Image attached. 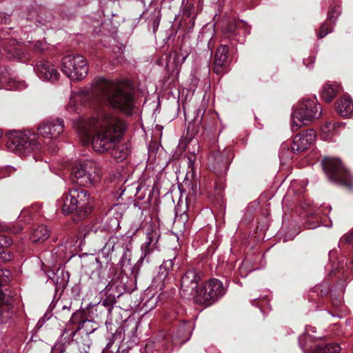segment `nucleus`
<instances>
[{
	"instance_id": "1",
	"label": "nucleus",
	"mask_w": 353,
	"mask_h": 353,
	"mask_svg": "<svg viewBox=\"0 0 353 353\" xmlns=\"http://www.w3.org/2000/svg\"><path fill=\"white\" fill-rule=\"evenodd\" d=\"M77 128L85 142L91 140L94 151L103 153L121 142L126 125L121 119L100 111L88 119H81Z\"/></svg>"
},
{
	"instance_id": "2",
	"label": "nucleus",
	"mask_w": 353,
	"mask_h": 353,
	"mask_svg": "<svg viewBox=\"0 0 353 353\" xmlns=\"http://www.w3.org/2000/svg\"><path fill=\"white\" fill-rule=\"evenodd\" d=\"M95 92L106 99L115 109L130 115L134 107L132 93L121 83H117L103 78L98 79Z\"/></svg>"
},
{
	"instance_id": "3",
	"label": "nucleus",
	"mask_w": 353,
	"mask_h": 353,
	"mask_svg": "<svg viewBox=\"0 0 353 353\" xmlns=\"http://www.w3.org/2000/svg\"><path fill=\"white\" fill-rule=\"evenodd\" d=\"M62 211L70 214L74 211L88 213L92 207V199L88 192L82 188H73L59 201Z\"/></svg>"
},
{
	"instance_id": "4",
	"label": "nucleus",
	"mask_w": 353,
	"mask_h": 353,
	"mask_svg": "<svg viewBox=\"0 0 353 353\" xmlns=\"http://www.w3.org/2000/svg\"><path fill=\"white\" fill-rule=\"evenodd\" d=\"M321 113V108L315 99L301 100L292 114V130H297L312 121L319 119Z\"/></svg>"
},
{
	"instance_id": "5",
	"label": "nucleus",
	"mask_w": 353,
	"mask_h": 353,
	"mask_svg": "<svg viewBox=\"0 0 353 353\" xmlns=\"http://www.w3.org/2000/svg\"><path fill=\"white\" fill-rule=\"evenodd\" d=\"M7 148L12 152L26 156L32 152L41 148V143L36 134L30 131L16 132L6 143Z\"/></svg>"
},
{
	"instance_id": "6",
	"label": "nucleus",
	"mask_w": 353,
	"mask_h": 353,
	"mask_svg": "<svg viewBox=\"0 0 353 353\" xmlns=\"http://www.w3.org/2000/svg\"><path fill=\"white\" fill-rule=\"evenodd\" d=\"M72 174L76 182L85 187H94L101 179L100 168L92 161H85L76 165Z\"/></svg>"
},
{
	"instance_id": "7",
	"label": "nucleus",
	"mask_w": 353,
	"mask_h": 353,
	"mask_svg": "<svg viewBox=\"0 0 353 353\" xmlns=\"http://www.w3.org/2000/svg\"><path fill=\"white\" fill-rule=\"evenodd\" d=\"M225 293L223 283L216 279L205 281L196 292L194 301L201 305H210Z\"/></svg>"
},
{
	"instance_id": "8",
	"label": "nucleus",
	"mask_w": 353,
	"mask_h": 353,
	"mask_svg": "<svg viewBox=\"0 0 353 353\" xmlns=\"http://www.w3.org/2000/svg\"><path fill=\"white\" fill-rule=\"evenodd\" d=\"M323 170L331 181L352 188L353 180L350 174L338 159L325 157L323 159Z\"/></svg>"
},
{
	"instance_id": "9",
	"label": "nucleus",
	"mask_w": 353,
	"mask_h": 353,
	"mask_svg": "<svg viewBox=\"0 0 353 353\" xmlns=\"http://www.w3.org/2000/svg\"><path fill=\"white\" fill-rule=\"evenodd\" d=\"M62 72L72 80H81L88 72L86 60L80 54H70L64 57L61 61Z\"/></svg>"
},
{
	"instance_id": "10",
	"label": "nucleus",
	"mask_w": 353,
	"mask_h": 353,
	"mask_svg": "<svg viewBox=\"0 0 353 353\" xmlns=\"http://www.w3.org/2000/svg\"><path fill=\"white\" fill-rule=\"evenodd\" d=\"M201 278L199 272L195 269L188 270L181 279V295L184 297L192 296L194 299Z\"/></svg>"
},
{
	"instance_id": "11",
	"label": "nucleus",
	"mask_w": 353,
	"mask_h": 353,
	"mask_svg": "<svg viewBox=\"0 0 353 353\" xmlns=\"http://www.w3.org/2000/svg\"><path fill=\"white\" fill-rule=\"evenodd\" d=\"M63 130L64 124L61 119L45 121L38 127L39 134L48 142L57 139Z\"/></svg>"
},
{
	"instance_id": "12",
	"label": "nucleus",
	"mask_w": 353,
	"mask_h": 353,
	"mask_svg": "<svg viewBox=\"0 0 353 353\" xmlns=\"http://www.w3.org/2000/svg\"><path fill=\"white\" fill-rule=\"evenodd\" d=\"M160 237V232L158 228H152L146 233L145 242L141 246V255L139 262H142L146 259L148 262V256L155 250H158V242Z\"/></svg>"
},
{
	"instance_id": "13",
	"label": "nucleus",
	"mask_w": 353,
	"mask_h": 353,
	"mask_svg": "<svg viewBox=\"0 0 353 353\" xmlns=\"http://www.w3.org/2000/svg\"><path fill=\"white\" fill-rule=\"evenodd\" d=\"M38 77L43 81H55L59 79V73L54 65L48 61H38L34 67Z\"/></svg>"
},
{
	"instance_id": "14",
	"label": "nucleus",
	"mask_w": 353,
	"mask_h": 353,
	"mask_svg": "<svg viewBox=\"0 0 353 353\" xmlns=\"http://www.w3.org/2000/svg\"><path fill=\"white\" fill-rule=\"evenodd\" d=\"M316 139V133L314 130L310 129L296 134L292 143L293 152H301L306 150L312 145Z\"/></svg>"
},
{
	"instance_id": "15",
	"label": "nucleus",
	"mask_w": 353,
	"mask_h": 353,
	"mask_svg": "<svg viewBox=\"0 0 353 353\" xmlns=\"http://www.w3.org/2000/svg\"><path fill=\"white\" fill-rule=\"evenodd\" d=\"M11 272L7 269H3L0 267V307L5 306V310L0 309V314L3 315L7 310L8 311L12 303V297L6 294L1 290V286L6 285L10 281Z\"/></svg>"
},
{
	"instance_id": "16",
	"label": "nucleus",
	"mask_w": 353,
	"mask_h": 353,
	"mask_svg": "<svg viewBox=\"0 0 353 353\" xmlns=\"http://www.w3.org/2000/svg\"><path fill=\"white\" fill-rule=\"evenodd\" d=\"M228 46L226 45L220 46L214 54V72L217 74L224 73L227 71Z\"/></svg>"
},
{
	"instance_id": "17",
	"label": "nucleus",
	"mask_w": 353,
	"mask_h": 353,
	"mask_svg": "<svg viewBox=\"0 0 353 353\" xmlns=\"http://www.w3.org/2000/svg\"><path fill=\"white\" fill-rule=\"evenodd\" d=\"M123 237L111 236L101 249L103 255L109 257L114 252H118L123 247Z\"/></svg>"
},
{
	"instance_id": "18",
	"label": "nucleus",
	"mask_w": 353,
	"mask_h": 353,
	"mask_svg": "<svg viewBox=\"0 0 353 353\" xmlns=\"http://www.w3.org/2000/svg\"><path fill=\"white\" fill-rule=\"evenodd\" d=\"M225 30L226 32L232 36L239 35L241 33L243 34L250 33V28L248 24L245 21L240 20L231 21L228 23Z\"/></svg>"
},
{
	"instance_id": "19",
	"label": "nucleus",
	"mask_w": 353,
	"mask_h": 353,
	"mask_svg": "<svg viewBox=\"0 0 353 353\" xmlns=\"http://www.w3.org/2000/svg\"><path fill=\"white\" fill-rule=\"evenodd\" d=\"M190 227L188 214L184 212L179 214L178 211L176 212L175 219L173 222V228L179 234H183L187 229Z\"/></svg>"
},
{
	"instance_id": "20",
	"label": "nucleus",
	"mask_w": 353,
	"mask_h": 353,
	"mask_svg": "<svg viewBox=\"0 0 353 353\" xmlns=\"http://www.w3.org/2000/svg\"><path fill=\"white\" fill-rule=\"evenodd\" d=\"M336 111L342 117H349L353 112L352 99L346 96L341 98L336 105Z\"/></svg>"
},
{
	"instance_id": "21",
	"label": "nucleus",
	"mask_w": 353,
	"mask_h": 353,
	"mask_svg": "<svg viewBox=\"0 0 353 353\" xmlns=\"http://www.w3.org/2000/svg\"><path fill=\"white\" fill-rule=\"evenodd\" d=\"M84 100L85 97L83 93L79 92L72 94L66 106L67 111L70 113L79 112L83 106Z\"/></svg>"
},
{
	"instance_id": "22",
	"label": "nucleus",
	"mask_w": 353,
	"mask_h": 353,
	"mask_svg": "<svg viewBox=\"0 0 353 353\" xmlns=\"http://www.w3.org/2000/svg\"><path fill=\"white\" fill-rule=\"evenodd\" d=\"M3 48L8 59L18 61L23 60V52L15 42H12L9 46H4Z\"/></svg>"
},
{
	"instance_id": "23",
	"label": "nucleus",
	"mask_w": 353,
	"mask_h": 353,
	"mask_svg": "<svg viewBox=\"0 0 353 353\" xmlns=\"http://www.w3.org/2000/svg\"><path fill=\"white\" fill-rule=\"evenodd\" d=\"M50 236V230L45 225H39L34 229L30 235L33 243H43Z\"/></svg>"
},
{
	"instance_id": "24",
	"label": "nucleus",
	"mask_w": 353,
	"mask_h": 353,
	"mask_svg": "<svg viewBox=\"0 0 353 353\" xmlns=\"http://www.w3.org/2000/svg\"><path fill=\"white\" fill-rule=\"evenodd\" d=\"M339 87L336 84H325L321 91V97L325 102L332 101L336 96Z\"/></svg>"
},
{
	"instance_id": "25",
	"label": "nucleus",
	"mask_w": 353,
	"mask_h": 353,
	"mask_svg": "<svg viewBox=\"0 0 353 353\" xmlns=\"http://www.w3.org/2000/svg\"><path fill=\"white\" fill-rule=\"evenodd\" d=\"M120 143L121 142H118L114 147L110 148L108 151H110V154L113 158L119 161H122L128 156L129 150L125 145Z\"/></svg>"
},
{
	"instance_id": "26",
	"label": "nucleus",
	"mask_w": 353,
	"mask_h": 353,
	"mask_svg": "<svg viewBox=\"0 0 353 353\" xmlns=\"http://www.w3.org/2000/svg\"><path fill=\"white\" fill-rule=\"evenodd\" d=\"M340 350L341 347L338 343H329L316 345L314 353H338Z\"/></svg>"
},
{
	"instance_id": "27",
	"label": "nucleus",
	"mask_w": 353,
	"mask_h": 353,
	"mask_svg": "<svg viewBox=\"0 0 353 353\" xmlns=\"http://www.w3.org/2000/svg\"><path fill=\"white\" fill-rule=\"evenodd\" d=\"M339 124L333 122H327L321 128V136L325 140L330 139L335 133L336 126Z\"/></svg>"
},
{
	"instance_id": "28",
	"label": "nucleus",
	"mask_w": 353,
	"mask_h": 353,
	"mask_svg": "<svg viewBox=\"0 0 353 353\" xmlns=\"http://www.w3.org/2000/svg\"><path fill=\"white\" fill-rule=\"evenodd\" d=\"M190 190L186 196V207L188 210L192 207L197 194V184L191 183L190 185Z\"/></svg>"
},
{
	"instance_id": "29",
	"label": "nucleus",
	"mask_w": 353,
	"mask_h": 353,
	"mask_svg": "<svg viewBox=\"0 0 353 353\" xmlns=\"http://www.w3.org/2000/svg\"><path fill=\"white\" fill-rule=\"evenodd\" d=\"M121 211H122V205H116L110 211H109L108 214L109 216L115 215L117 212H120ZM121 216L122 214L120 213L119 214H117V216H114V217L111 219L110 228L112 229L117 228L119 227L120 223L119 219L121 218Z\"/></svg>"
},
{
	"instance_id": "30",
	"label": "nucleus",
	"mask_w": 353,
	"mask_h": 353,
	"mask_svg": "<svg viewBox=\"0 0 353 353\" xmlns=\"http://www.w3.org/2000/svg\"><path fill=\"white\" fill-rule=\"evenodd\" d=\"M176 256H174L173 259H170L168 260H165L162 265L159 268V276L160 278H165L168 274V272L173 269L174 262L175 260Z\"/></svg>"
},
{
	"instance_id": "31",
	"label": "nucleus",
	"mask_w": 353,
	"mask_h": 353,
	"mask_svg": "<svg viewBox=\"0 0 353 353\" xmlns=\"http://www.w3.org/2000/svg\"><path fill=\"white\" fill-rule=\"evenodd\" d=\"M119 251L122 252V257L120 259L119 263L121 268L123 269L130 265L132 252L129 249L123 248V247Z\"/></svg>"
},
{
	"instance_id": "32",
	"label": "nucleus",
	"mask_w": 353,
	"mask_h": 353,
	"mask_svg": "<svg viewBox=\"0 0 353 353\" xmlns=\"http://www.w3.org/2000/svg\"><path fill=\"white\" fill-rule=\"evenodd\" d=\"M116 303L115 296L112 294L108 295L104 299L101 300L99 304L107 309L108 313L110 314L113 309L114 305Z\"/></svg>"
},
{
	"instance_id": "33",
	"label": "nucleus",
	"mask_w": 353,
	"mask_h": 353,
	"mask_svg": "<svg viewBox=\"0 0 353 353\" xmlns=\"http://www.w3.org/2000/svg\"><path fill=\"white\" fill-rule=\"evenodd\" d=\"M329 256H330V260L331 263H333L332 264L333 270H332V272H334L338 268V266L341 267V268H343V263H344V261H345L344 256H341L340 259H336L337 266H336V267H335L336 261H334L333 259L336 258V251L330 252Z\"/></svg>"
},
{
	"instance_id": "34",
	"label": "nucleus",
	"mask_w": 353,
	"mask_h": 353,
	"mask_svg": "<svg viewBox=\"0 0 353 353\" xmlns=\"http://www.w3.org/2000/svg\"><path fill=\"white\" fill-rule=\"evenodd\" d=\"M11 81L8 70L6 67L0 68V83L1 84L9 83Z\"/></svg>"
},
{
	"instance_id": "35",
	"label": "nucleus",
	"mask_w": 353,
	"mask_h": 353,
	"mask_svg": "<svg viewBox=\"0 0 353 353\" xmlns=\"http://www.w3.org/2000/svg\"><path fill=\"white\" fill-rule=\"evenodd\" d=\"M189 339L188 334L181 338L179 334L172 336V345L173 346H181L182 344L185 343Z\"/></svg>"
},
{
	"instance_id": "36",
	"label": "nucleus",
	"mask_w": 353,
	"mask_h": 353,
	"mask_svg": "<svg viewBox=\"0 0 353 353\" xmlns=\"http://www.w3.org/2000/svg\"><path fill=\"white\" fill-rule=\"evenodd\" d=\"M340 13H341L340 7H333L328 12V15H327L328 20L330 21V23H334L336 17L340 14Z\"/></svg>"
},
{
	"instance_id": "37",
	"label": "nucleus",
	"mask_w": 353,
	"mask_h": 353,
	"mask_svg": "<svg viewBox=\"0 0 353 353\" xmlns=\"http://www.w3.org/2000/svg\"><path fill=\"white\" fill-rule=\"evenodd\" d=\"M9 83L10 84L12 88H14L16 90H23L24 88H26L27 87V84L26 83V82H24L23 81H17L15 79H11V81Z\"/></svg>"
},
{
	"instance_id": "38",
	"label": "nucleus",
	"mask_w": 353,
	"mask_h": 353,
	"mask_svg": "<svg viewBox=\"0 0 353 353\" xmlns=\"http://www.w3.org/2000/svg\"><path fill=\"white\" fill-rule=\"evenodd\" d=\"M224 154L218 153L214 156V161L218 164H222L223 167L226 168L228 164V160L225 159Z\"/></svg>"
},
{
	"instance_id": "39",
	"label": "nucleus",
	"mask_w": 353,
	"mask_h": 353,
	"mask_svg": "<svg viewBox=\"0 0 353 353\" xmlns=\"http://www.w3.org/2000/svg\"><path fill=\"white\" fill-rule=\"evenodd\" d=\"M332 30L330 29L326 23L322 24L321 28L318 32L319 38H323L325 35H327Z\"/></svg>"
},
{
	"instance_id": "40",
	"label": "nucleus",
	"mask_w": 353,
	"mask_h": 353,
	"mask_svg": "<svg viewBox=\"0 0 353 353\" xmlns=\"http://www.w3.org/2000/svg\"><path fill=\"white\" fill-rule=\"evenodd\" d=\"M12 244V240L5 235H0V245L8 247Z\"/></svg>"
},
{
	"instance_id": "41",
	"label": "nucleus",
	"mask_w": 353,
	"mask_h": 353,
	"mask_svg": "<svg viewBox=\"0 0 353 353\" xmlns=\"http://www.w3.org/2000/svg\"><path fill=\"white\" fill-rule=\"evenodd\" d=\"M188 56V52L183 54L181 52H179L176 54V60L178 63H183L185 61Z\"/></svg>"
},
{
	"instance_id": "42",
	"label": "nucleus",
	"mask_w": 353,
	"mask_h": 353,
	"mask_svg": "<svg viewBox=\"0 0 353 353\" xmlns=\"http://www.w3.org/2000/svg\"><path fill=\"white\" fill-rule=\"evenodd\" d=\"M45 44L40 41H37L34 43V48L37 52H42L45 50Z\"/></svg>"
},
{
	"instance_id": "43",
	"label": "nucleus",
	"mask_w": 353,
	"mask_h": 353,
	"mask_svg": "<svg viewBox=\"0 0 353 353\" xmlns=\"http://www.w3.org/2000/svg\"><path fill=\"white\" fill-rule=\"evenodd\" d=\"M69 276L68 274L67 273V280H65L63 278L61 281H59V279L57 278V279H54V283L57 285V286L59 285L60 287L63 288L66 285Z\"/></svg>"
},
{
	"instance_id": "44",
	"label": "nucleus",
	"mask_w": 353,
	"mask_h": 353,
	"mask_svg": "<svg viewBox=\"0 0 353 353\" xmlns=\"http://www.w3.org/2000/svg\"><path fill=\"white\" fill-rule=\"evenodd\" d=\"M325 209L327 210L328 212H330L331 210V207L330 205L322 206L321 209L317 210V211L315 212V216H319L321 212L323 214H325Z\"/></svg>"
},
{
	"instance_id": "45",
	"label": "nucleus",
	"mask_w": 353,
	"mask_h": 353,
	"mask_svg": "<svg viewBox=\"0 0 353 353\" xmlns=\"http://www.w3.org/2000/svg\"><path fill=\"white\" fill-rule=\"evenodd\" d=\"M68 248V246L66 244L65 245L61 244L58 247V250L56 253L59 252L60 256H61L62 254H63L65 250H67Z\"/></svg>"
},
{
	"instance_id": "46",
	"label": "nucleus",
	"mask_w": 353,
	"mask_h": 353,
	"mask_svg": "<svg viewBox=\"0 0 353 353\" xmlns=\"http://www.w3.org/2000/svg\"><path fill=\"white\" fill-rule=\"evenodd\" d=\"M188 161L189 168H192L194 165V157L193 156L191 157H188Z\"/></svg>"
},
{
	"instance_id": "47",
	"label": "nucleus",
	"mask_w": 353,
	"mask_h": 353,
	"mask_svg": "<svg viewBox=\"0 0 353 353\" xmlns=\"http://www.w3.org/2000/svg\"><path fill=\"white\" fill-rule=\"evenodd\" d=\"M304 338H305V337H301V338L299 339V344H300V345H301V348L303 349V352L305 353L306 347H305V345H303L302 344V340H303V339H304Z\"/></svg>"
},
{
	"instance_id": "48",
	"label": "nucleus",
	"mask_w": 353,
	"mask_h": 353,
	"mask_svg": "<svg viewBox=\"0 0 353 353\" xmlns=\"http://www.w3.org/2000/svg\"><path fill=\"white\" fill-rule=\"evenodd\" d=\"M22 230H23V228L20 226V227H19V228H17V230H14V232H21Z\"/></svg>"
},
{
	"instance_id": "49",
	"label": "nucleus",
	"mask_w": 353,
	"mask_h": 353,
	"mask_svg": "<svg viewBox=\"0 0 353 353\" xmlns=\"http://www.w3.org/2000/svg\"><path fill=\"white\" fill-rule=\"evenodd\" d=\"M350 263L351 264V268H353V259H350Z\"/></svg>"
},
{
	"instance_id": "50",
	"label": "nucleus",
	"mask_w": 353,
	"mask_h": 353,
	"mask_svg": "<svg viewBox=\"0 0 353 353\" xmlns=\"http://www.w3.org/2000/svg\"><path fill=\"white\" fill-rule=\"evenodd\" d=\"M60 274H61V275L62 276H64V272H63V271H61Z\"/></svg>"
},
{
	"instance_id": "51",
	"label": "nucleus",
	"mask_w": 353,
	"mask_h": 353,
	"mask_svg": "<svg viewBox=\"0 0 353 353\" xmlns=\"http://www.w3.org/2000/svg\"><path fill=\"white\" fill-rule=\"evenodd\" d=\"M2 135V132L0 131V137H1Z\"/></svg>"
}]
</instances>
